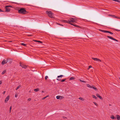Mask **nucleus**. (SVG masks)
<instances>
[{"label": "nucleus", "instance_id": "f257e3e1", "mask_svg": "<svg viewBox=\"0 0 120 120\" xmlns=\"http://www.w3.org/2000/svg\"><path fill=\"white\" fill-rule=\"evenodd\" d=\"M68 23L75 26L78 27V26L75 25L73 23L76 22V19L75 18H71L68 19Z\"/></svg>", "mask_w": 120, "mask_h": 120}, {"label": "nucleus", "instance_id": "f03ea898", "mask_svg": "<svg viewBox=\"0 0 120 120\" xmlns=\"http://www.w3.org/2000/svg\"><path fill=\"white\" fill-rule=\"evenodd\" d=\"M18 12L20 14H25L27 13L28 12L24 8H21L18 10Z\"/></svg>", "mask_w": 120, "mask_h": 120}, {"label": "nucleus", "instance_id": "7ed1b4c3", "mask_svg": "<svg viewBox=\"0 0 120 120\" xmlns=\"http://www.w3.org/2000/svg\"><path fill=\"white\" fill-rule=\"evenodd\" d=\"M46 13L49 17L52 18H54V14L51 11H46Z\"/></svg>", "mask_w": 120, "mask_h": 120}, {"label": "nucleus", "instance_id": "20e7f679", "mask_svg": "<svg viewBox=\"0 0 120 120\" xmlns=\"http://www.w3.org/2000/svg\"><path fill=\"white\" fill-rule=\"evenodd\" d=\"M99 30L104 33H108L111 34H113L112 32L108 31L105 30L101 29H99Z\"/></svg>", "mask_w": 120, "mask_h": 120}, {"label": "nucleus", "instance_id": "39448f33", "mask_svg": "<svg viewBox=\"0 0 120 120\" xmlns=\"http://www.w3.org/2000/svg\"><path fill=\"white\" fill-rule=\"evenodd\" d=\"M11 6H6L5 7L6 11L8 12L10 11V7H11Z\"/></svg>", "mask_w": 120, "mask_h": 120}, {"label": "nucleus", "instance_id": "423d86ee", "mask_svg": "<svg viewBox=\"0 0 120 120\" xmlns=\"http://www.w3.org/2000/svg\"><path fill=\"white\" fill-rule=\"evenodd\" d=\"M63 76V75H60L57 76V78L56 79L58 81H60L61 79V77Z\"/></svg>", "mask_w": 120, "mask_h": 120}, {"label": "nucleus", "instance_id": "0eeeda50", "mask_svg": "<svg viewBox=\"0 0 120 120\" xmlns=\"http://www.w3.org/2000/svg\"><path fill=\"white\" fill-rule=\"evenodd\" d=\"M107 37L115 41H116L118 42V40L115 39V38H113L112 37H111L108 36H107Z\"/></svg>", "mask_w": 120, "mask_h": 120}, {"label": "nucleus", "instance_id": "6e6552de", "mask_svg": "<svg viewBox=\"0 0 120 120\" xmlns=\"http://www.w3.org/2000/svg\"><path fill=\"white\" fill-rule=\"evenodd\" d=\"M9 96H8L6 98L4 101L5 103H7V102L9 100Z\"/></svg>", "mask_w": 120, "mask_h": 120}, {"label": "nucleus", "instance_id": "1a4fd4ad", "mask_svg": "<svg viewBox=\"0 0 120 120\" xmlns=\"http://www.w3.org/2000/svg\"><path fill=\"white\" fill-rule=\"evenodd\" d=\"M20 66L22 67L23 68H27L26 66L24 65L21 63H20Z\"/></svg>", "mask_w": 120, "mask_h": 120}, {"label": "nucleus", "instance_id": "9d476101", "mask_svg": "<svg viewBox=\"0 0 120 120\" xmlns=\"http://www.w3.org/2000/svg\"><path fill=\"white\" fill-rule=\"evenodd\" d=\"M92 59H93V60H94L96 61H98L99 62H101V61L100 60L98 59H97V58H92Z\"/></svg>", "mask_w": 120, "mask_h": 120}, {"label": "nucleus", "instance_id": "9b49d317", "mask_svg": "<svg viewBox=\"0 0 120 120\" xmlns=\"http://www.w3.org/2000/svg\"><path fill=\"white\" fill-rule=\"evenodd\" d=\"M7 63V61L6 62V60H4L2 62L1 64L2 65H4L5 64H6Z\"/></svg>", "mask_w": 120, "mask_h": 120}, {"label": "nucleus", "instance_id": "f8f14e48", "mask_svg": "<svg viewBox=\"0 0 120 120\" xmlns=\"http://www.w3.org/2000/svg\"><path fill=\"white\" fill-rule=\"evenodd\" d=\"M92 88H93L95 91L97 90V88L95 86H92Z\"/></svg>", "mask_w": 120, "mask_h": 120}, {"label": "nucleus", "instance_id": "ddd939ff", "mask_svg": "<svg viewBox=\"0 0 120 120\" xmlns=\"http://www.w3.org/2000/svg\"><path fill=\"white\" fill-rule=\"evenodd\" d=\"M117 119V120H120V116L118 115H116Z\"/></svg>", "mask_w": 120, "mask_h": 120}, {"label": "nucleus", "instance_id": "4468645a", "mask_svg": "<svg viewBox=\"0 0 120 120\" xmlns=\"http://www.w3.org/2000/svg\"><path fill=\"white\" fill-rule=\"evenodd\" d=\"M96 96L98 97L100 99H102V98L99 95V94H96Z\"/></svg>", "mask_w": 120, "mask_h": 120}, {"label": "nucleus", "instance_id": "2eb2a0df", "mask_svg": "<svg viewBox=\"0 0 120 120\" xmlns=\"http://www.w3.org/2000/svg\"><path fill=\"white\" fill-rule=\"evenodd\" d=\"M62 21L64 22L68 23V21L67 20H62Z\"/></svg>", "mask_w": 120, "mask_h": 120}, {"label": "nucleus", "instance_id": "dca6fc26", "mask_svg": "<svg viewBox=\"0 0 120 120\" xmlns=\"http://www.w3.org/2000/svg\"><path fill=\"white\" fill-rule=\"evenodd\" d=\"M86 86L90 88H92V86L90 85L89 84H86Z\"/></svg>", "mask_w": 120, "mask_h": 120}, {"label": "nucleus", "instance_id": "f3484780", "mask_svg": "<svg viewBox=\"0 0 120 120\" xmlns=\"http://www.w3.org/2000/svg\"><path fill=\"white\" fill-rule=\"evenodd\" d=\"M110 118L112 119H115V117L114 116H113L112 115L110 117Z\"/></svg>", "mask_w": 120, "mask_h": 120}, {"label": "nucleus", "instance_id": "a211bd4d", "mask_svg": "<svg viewBox=\"0 0 120 120\" xmlns=\"http://www.w3.org/2000/svg\"><path fill=\"white\" fill-rule=\"evenodd\" d=\"M21 45H23L25 46H26V44H25L24 43H22L21 44Z\"/></svg>", "mask_w": 120, "mask_h": 120}, {"label": "nucleus", "instance_id": "6ab92c4d", "mask_svg": "<svg viewBox=\"0 0 120 120\" xmlns=\"http://www.w3.org/2000/svg\"><path fill=\"white\" fill-rule=\"evenodd\" d=\"M39 90V89L38 88H37L36 89H35L34 90V91H38Z\"/></svg>", "mask_w": 120, "mask_h": 120}, {"label": "nucleus", "instance_id": "aec40b11", "mask_svg": "<svg viewBox=\"0 0 120 120\" xmlns=\"http://www.w3.org/2000/svg\"><path fill=\"white\" fill-rule=\"evenodd\" d=\"M79 99L82 100V101H84V99L82 97H79Z\"/></svg>", "mask_w": 120, "mask_h": 120}, {"label": "nucleus", "instance_id": "412c9836", "mask_svg": "<svg viewBox=\"0 0 120 120\" xmlns=\"http://www.w3.org/2000/svg\"><path fill=\"white\" fill-rule=\"evenodd\" d=\"M21 85H19V86H18L16 88V90H17L20 87H21Z\"/></svg>", "mask_w": 120, "mask_h": 120}, {"label": "nucleus", "instance_id": "4be33fe9", "mask_svg": "<svg viewBox=\"0 0 120 120\" xmlns=\"http://www.w3.org/2000/svg\"><path fill=\"white\" fill-rule=\"evenodd\" d=\"M92 96L93 98H95V99H96L97 98L96 97V96L94 95H92Z\"/></svg>", "mask_w": 120, "mask_h": 120}, {"label": "nucleus", "instance_id": "5701e85b", "mask_svg": "<svg viewBox=\"0 0 120 120\" xmlns=\"http://www.w3.org/2000/svg\"><path fill=\"white\" fill-rule=\"evenodd\" d=\"M56 98L57 99H60V96H56Z\"/></svg>", "mask_w": 120, "mask_h": 120}, {"label": "nucleus", "instance_id": "b1692460", "mask_svg": "<svg viewBox=\"0 0 120 120\" xmlns=\"http://www.w3.org/2000/svg\"><path fill=\"white\" fill-rule=\"evenodd\" d=\"M64 98V97L63 96H60V99H62Z\"/></svg>", "mask_w": 120, "mask_h": 120}, {"label": "nucleus", "instance_id": "393cba45", "mask_svg": "<svg viewBox=\"0 0 120 120\" xmlns=\"http://www.w3.org/2000/svg\"><path fill=\"white\" fill-rule=\"evenodd\" d=\"M75 78L74 77H71L70 78V80H72L74 79Z\"/></svg>", "mask_w": 120, "mask_h": 120}, {"label": "nucleus", "instance_id": "a878e982", "mask_svg": "<svg viewBox=\"0 0 120 120\" xmlns=\"http://www.w3.org/2000/svg\"><path fill=\"white\" fill-rule=\"evenodd\" d=\"M112 0L114 1L119 3H120V1L118 0Z\"/></svg>", "mask_w": 120, "mask_h": 120}, {"label": "nucleus", "instance_id": "bb28decb", "mask_svg": "<svg viewBox=\"0 0 120 120\" xmlns=\"http://www.w3.org/2000/svg\"><path fill=\"white\" fill-rule=\"evenodd\" d=\"M6 72V71L5 70H4V71L2 73V75H3L4 74L5 72Z\"/></svg>", "mask_w": 120, "mask_h": 120}, {"label": "nucleus", "instance_id": "cd10ccee", "mask_svg": "<svg viewBox=\"0 0 120 120\" xmlns=\"http://www.w3.org/2000/svg\"><path fill=\"white\" fill-rule=\"evenodd\" d=\"M80 82H86L85 81L82 80L80 79Z\"/></svg>", "mask_w": 120, "mask_h": 120}, {"label": "nucleus", "instance_id": "c85d7f7f", "mask_svg": "<svg viewBox=\"0 0 120 120\" xmlns=\"http://www.w3.org/2000/svg\"><path fill=\"white\" fill-rule=\"evenodd\" d=\"M34 41L35 42H40V43H42V42L41 41H36V40H34Z\"/></svg>", "mask_w": 120, "mask_h": 120}, {"label": "nucleus", "instance_id": "c756f323", "mask_svg": "<svg viewBox=\"0 0 120 120\" xmlns=\"http://www.w3.org/2000/svg\"><path fill=\"white\" fill-rule=\"evenodd\" d=\"M93 103H94V104L97 106L98 105L97 104L96 102H93Z\"/></svg>", "mask_w": 120, "mask_h": 120}, {"label": "nucleus", "instance_id": "7c9ffc66", "mask_svg": "<svg viewBox=\"0 0 120 120\" xmlns=\"http://www.w3.org/2000/svg\"><path fill=\"white\" fill-rule=\"evenodd\" d=\"M48 77L47 76H46L45 77V80H46L48 78Z\"/></svg>", "mask_w": 120, "mask_h": 120}, {"label": "nucleus", "instance_id": "2f4dec72", "mask_svg": "<svg viewBox=\"0 0 120 120\" xmlns=\"http://www.w3.org/2000/svg\"><path fill=\"white\" fill-rule=\"evenodd\" d=\"M65 80H66L65 79H62V80H61V82H64Z\"/></svg>", "mask_w": 120, "mask_h": 120}, {"label": "nucleus", "instance_id": "473e14b6", "mask_svg": "<svg viewBox=\"0 0 120 120\" xmlns=\"http://www.w3.org/2000/svg\"><path fill=\"white\" fill-rule=\"evenodd\" d=\"M11 106L10 108V112H11Z\"/></svg>", "mask_w": 120, "mask_h": 120}, {"label": "nucleus", "instance_id": "72a5a7b5", "mask_svg": "<svg viewBox=\"0 0 120 120\" xmlns=\"http://www.w3.org/2000/svg\"><path fill=\"white\" fill-rule=\"evenodd\" d=\"M31 100V98H29L28 99V101H30Z\"/></svg>", "mask_w": 120, "mask_h": 120}, {"label": "nucleus", "instance_id": "f704fd0d", "mask_svg": "<svg viewBox=\"0 0 120 120\" xmlns=\"http://www.w3.org/2000/svg\"><path fill=\"white\" fill-rule=\"evenodd\" d=\"M111 16L112 17H116V16L115 15H111Z\"/></svg>", "mask_w": 120, "mask_h": 120}, {"label": "nucleus", "instance_id": "c9c22d12", "mask_svg": "<svg viewBox=\"0 0 120 120\" xmlns=\"http://www.w3.org/2000/svg\"><path fill=\"white\" fill-rule=\"evenodd\" d=\"M5 92H6V91H4L3 93V94H4L5 93Z\"/></svg>", "mask_w": 120, "mask_h": 120}, {"label": "nucleus", "instance_id": "e433bc0d", "mask_svg": "<svg viewBox=\"0 0 120 120\" xmlns=\"http://www.w3.org/2000/svg\"><path fill=\"white\" fill-rule=\"evenodd\" d=\"M46 98V97H44L42 99V100H43V99H44Z\"/></svg>", "mask_w": 120, "mask_h": 120}, {"label": "nucleus", "instance_id": "4c0bfd02", "mask_svg": "<svg viewBox=\"0 0 120 120\" xmlns=\"http://www.w3.org/2000/svg\"><path fill=\"white\" fill-rule=\"evenodd\" d=\"M89 68H91L92 66H89Z\"/></svg>", "mask_w": 120, "mask_h": 120}, {"label": "nucleus", "instance_id": "58836bf2", "mask_svg": "<svg viewBox=\"0 0 120 120\" xmlns=\"http://www.w3.org/2000/svg\"><path fill=\"white\" fill-rule=\"evenodd\" d=\"M2 83V82L1 81H0V85Z\"/></svg>", "mask_w": 120, "mask_h": 120}, {"label": "nucleus", "instance_id": "ea45409f", "mask_svg": "<svg viewBox=\"0 0 120 120\" xmlns=\"http://www.w3.org/2000/svg\"><path fill=\"white\" fill-rule=\"evenodd\" d=\"M17 96V95H16V94L15 95V97H16Z\"/></svg>", "mask_w": 120, "mask_h": 120}, {"label": "nucleus", "instance_id": "a19ab883", "mask_svg": "<svg viewBox=\"0 0 120 120\" xmlns=\"http://www.w3.org/2000/svg\"><path fill=\"white\" fill-rule=\"evenodd\" d=\"M63 118L64 119H65V118H66V117H63Z\"/></svg>", "mask_w": 120, "mask_h": 120}, {"label": "nucleus", "instance_id": "79ce46f5", "mask_svg": "<svg viewBox=\"0 0 120 120\" xmlns=\"http://www.w3.org/2000/svg\"><path fill=\"white\" fill-rule=\"evenodd\" d=\"M118 17H116V16L114 18H117V19H118Z\"/></svg>", "mask_w": 120, "mask_h": 120}, {"label": "nucleus", "instance_id": "37998d69", "mask_svg": "<svg viewBox=\"0 0 120 120\" xmlns=\"http://www.w3.org/2000/svg\"><path fill=\"white\" fill-rule=\"evenodd\" d=\"M49 97L48 96H47L45 97H46V98H47V97Z\"/></svg>", "mask_w": 120, "mask_h": 120}, {"label": "nucleus", "instance_id": "c03bdc74", "mask_svg": "<svg viewBox=\"0 0 120 120\" xmlns=\"http://www.w3.org/2000/svg\"><path fill=\"white\" fill-rule=\"evenodd\" d=\"M118 19H120V17H118Z\"/></svg>", "mask_w": 120, "mask_h": 120}, {"label": "nucleus", "instance_id": "a18cd8bd", "mask_svg": "<svg viewBox=\"0 0 120 120\" xmlns=\"http://www.w3.org/2000/svg\"><path fill=\"white\" fill-rule=\"evenodd\" d=\"M29 93H30V92H31V91H30H30H29Z\"/></svg>", "mask_w": 120, "mask_h": 120}, {"label": "nucleus", "instance_id": "49530a36", "mask_svg": "<svg viewBox=\"0 0 120 120\" xmlns=\"http://www.w3.org/2000/svg\"><path fill=\"white\" fill-rule=\"evenodd\" d=\"M1 11V9H0V11Z\"/></svg>", "mask_w": 120, "mask_h": 120}, {"label": "nucleus", "instance_id": "de8ad7c7", "mask_svg": "<svg viewBox=\"0 0 120 120\" xmlns=\"http://www.w3.org/2000/svg\"><path fill=\"white\" fill-rule=\"evenodd\" d=\"M89 69V68H88L87 69L88 70Z\"/></svg>", "mask_w": 120, "mask_h": 120}, {"label": "nucleus", "instance_id": "09e8293b", "mask_svg": "<svg viewBox=\"0 0 120 120\" xmlns=\"http://www.w3.org/2000/svg\"><path fill=\"white\" fill-rule=\"evenodd\" d=\"M60 25H62H62H60Z\"/></svg>", "mask_w": 120, "mask_h": 120}]
</instances>
